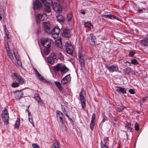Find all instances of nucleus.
Here are the masks:
<instances>
[{
  "label": "nucleus",
  "instance_id": "nucleus-1",
  "mask_svg": "<svg viewBox=\"0 0 148 148\" xmlns=\"http://www.w3.org/2000/svg\"><path fill=\"white\" fill-rule=\"evenodd\" d=\"M53 70L56 73L60 71L62 74H64L68 71V69L64 65L62 64L58 63L54 67Z\"/></svg>",
  "mask_w": 148,
  "mask_h": 148
},
{
  "label": "nucleus",
  "instance_id": "nucleus-2",
  "mask_svg": "<svg viewBox=\"0 0 148 148\" xmlns=\"http://www.w3.org/2000/svg\"><path fill=\"white\" fill-rule=\"evenodd\" d=\"M44 4L45 7L44 11L45 13H49L51 12L50 7L53 3L52 0H41Z\"/></svg>",
  "mask_w": 148,
  "mask_h": 148
},
{
  "label": "nucleus",
  "instance_id": "nucleus-3",
  "mask_svg": "<svg viewBox=\"0 0 148 148\" xmlns=\"http://www.w3.org/2000/svg\"><path fill=\"white\" fill-rule=\"evenodd\" d=\"M1 117L3 120L5 122V124L6 125L8 124L9 121V115L8 111L5 108H4L2 112Z\"/></svg>",
  "mask_w": 148,
  "mask_h": 148
},
{
  "label": "nucleus",
  "instance_id": "nucleus-4",
  "mask_svg": "<svg viewBox=\"0 0 148 148\" xmlns=\"http://www.w3.org/2000/svg\"><path fill=\"white\" fill-rule=\"evenodd\" d=\"M52 42V40L48 38H43L41 41L42 45L45 48H50Z\"/></svg>",
  "mask_w": 148,
  "mask_h": 148
},
{
  "label": "nucleus",
  "instance_id": "nucleus-5",
  "mask_svg": "<svg viewBox=\"0 0 148 148\" xmlns=\"http://www.w3.org/2000/svg\"><path fill=\"white\" fill-rule=\"evenodd\" d=\"M56 116L57 120L59 124H62L63 123L64 116L62 113L59 110L56 112Z\"/></svg>",
  "mask_w": 148,
  "mask_h": 148
},
{
  "label": "nucleus",
  "instance_id": "nucleus-6",
  "mask_svg": "<svg viewBox=\"0 0 148 148\" xmlns=\"http://www.w3.org/2000/svg\"><path fill=\"white\" fill-rule=\"evenodd\" d=\"M65 47L67 53L70 55H72L73 52V46L70 43L66 42L65 43Z\"/></svg>",
  "mask_w": 148,
  "mask_h": 148
},
{
  "label": "nucleus",
  "instance_id": "nucleus-7",
  "mask_svg": "<svg viewBox=\"0 0 148 148\" xmlns=\"http://www.w3.org/2000/svg\"><path fill=\"white\" fill-rule=\"evenodd\" d=\"M5 43L6 48V51L8 54V55L9 58L12 60L14 59V57L11 51L9 49V47L8 45V40H6L5 39Z\"/></svg>",
  "mask_w": 148,
  "mask_h": 148
},
{
  "label": "nucleus",
  "instance_id": "nucleus-8",
  "mask_svg": "<svg viewBox=\"0 0 148 148\" xmlns=\"http://www.w3.org/2000/svg\"><path fill=\"white\" fill-rule=\"evenodd\" d=\"M60 29L58 27H55L51 30V33L53 38H57L58 37L60 33Z\"/></svg>",
  "mask_w": 148,
  "mask_h": 148
},
{
  "label": "nucleus",
  "instance_id": "nucleus-9",
  "mask_svg": "<svg viewBox=\"0 0 148 148\" xmlns=\"http://www.w3.org/2000/svg\"><path fill=\"white\" fill-rule=\"evenodd\" d=\"M47 60L49 63L53 64L56 61V56L55 54L53 53H51L48 57Z\"/></svg>",
  "mask_w": 148,
  "mask_h": 148
},
{
  "label": "nucleus",
  "instance_id": "nucleus-10",
  "mask_svg": "<svg viewBox=\"0 0 148 148\" xmlns=\"http://www.w3.org/2000/svg\"><path fill=\"white\" fill-rule=\"evenodd\" d=\"M42 26L45 32L49 34L51 33V29L50 27L49 23L43 22L42 23Z\"/></svg>",
  "mask_w": 148,
  "mask_h": 148
},
{
  "label": "nucleus",
  "instance_id": "nucleus-11",
  "mask_svg": "<svg viewBox=\"0 0 148 148\" xmlns=\"http://www.w3.org/2000/svg\"><path fill=\"white\" fill-rule=\"evenodd\" d=\"M46 18V15L45 13L43 14H38L36 16V21L38 23L40 21L45 20Z\"/></svg>",
  "mask_w": 148,
  "mask_h": 148
},
{
  "label": "nucleus",
  "instance_id": "nucleus-12",
  "mask_svg": "<svg viewBox=\"0 0 148 148\" xmlns=\"http://www.w3.org/2000/svg\"><path fill=\"white\" fill-rule=\"evenodd\" d=\"M96 38L92 34H90L87 39L88 42L91 45H94L95 44V40Z\"/></svg>",
  "mask_w": 148,
  "mask_h": 148
},
{
  "label": "nucleus",
  "instance_id": "nucleus-13",
  "mask_svg": "<svg viewBox=\"0 0 148 148\" xmlns=\"http://www.w3.org/2000/svg\"><path fill=\"white\" fill-rule=\"evenodd\" d=\"M15 78L18 83L21 84H23L25 81L24 79L21 76L17 73L14 74Z\"/></svg>",
  "mask_w": 148,
  "mask_h": 148
},
{
  "label": "nucleus",
  "instance_id": "nucleus-14",
  "mask_svg": "<svg viewBox=\"0 0 148 148\" xmlns=\"http://www.w3.org/2000/svg\"><path fill=\"white\" fill-rule=\"evenodd\" d=\"M109 71L110 72L113 73L118 71L119 68L118 66L114 65H112L110 66L107 65L106 66Z\"/></svg>",
  "mask_w": 148,
  "mask_h": 148
},
{
  "label": "nucleus",
  "instance_id": "nucleus-15",
  "mask_svg": "<svg viewBox=\"0 0 148 148\" xmlns=\"http://www.w3.org/2000/svg\"><path fill=\"white\" fill-rule=\"evenodd\" d=\"M53 8L56 12H60L62 11L61 6L57 3H54L53 5Z\"/></svg>",
  "mask_w": 148,
  "mask_h": 148
},
{
  "label": "nucleus",
  "instance_id": "nucleus-16",
  "mask_svg": "<svg viewBox=\"0 0 148 148\" xmlns=\"http://www.w3.org/2000/svg\"><path fill=\"white\" fill-rule=\"evenodd\" d=\"M71 79V77L70 74L66 75L61 81L62 84H64L68 82Z\"/></svg>",
  "mask_w": 148,
  "mask_h": 148
},
{
  "label": "nucleus",
  "instance_id": "nucleus-17",
  "mask_svg": "<svg viewBox=\"0 0 148 148\" xmlns=\"http://www.w3.org/2000/svg\"><path fill=\"white\" fill-rule=\"evenodd\" d=\"M123 71L127 75H128L131 73L132 75H135V72L132 71L130 68H127L125 69H123Z\"/></svg>",
  "mask_w": 148,
  "mask_h": 148
},
{
  "label": "nucleus",
  "instance_id": "nucleus-18",
  "mask_svg": "<svg viewBox=\"0 0 148 148\" xmlns=\"http://www.w3.org/2000/svg\"><path fill=\"white\" fill-rule=\"evenodd\" d=\"M80 100L81 102V105L83 108L85 106V100L82 95V92L81 91L79 95Z\"/></svg>",
  "mask_w": 148,
  "mask_h": 148
},
{
  "label": "nucleus",
  "instance_id": "nucleus-19",
  "mask_svg": "<svg viewBox=\"0 0 148 148\" xmlns=\"http://www.w3.org/2000/svg\"><path fill=\"white\" fill-rule=\"evenodd\" d=\"M33 5L34 9H39L42 7L41 3L37 0L34 3Z\"/></svg>",
  "mask_w": 148,
  "mask_h": 148
},
{
  "label": "nucleus",
  "instance_id": "nucleus-20",
  "mask_svg": "<svg viewBox=\"0 0 148 148\" xmlns=\"http://www.w3.org/2000/svg\"><path fill=\"white\" fill-rule=\"evenodd\" d=\"M116 90L119 94H124L126 93V89L120 87H116Z\"/></svg>",
  "mask_w": 148,
  "mask_h": 148
},
{
  "label": "nucleus",
  "instance_id": "nucleus-21",
  "mask_svg": "<svg viewBox=\"0 0 148 148\" xmlns=\"http://www.w3.org/2000/svg\"><path fill=\"white\" fill-rule=\"evenodd\" d=\"M15 97L16 99H20L23 96V94L21 91H18L14 92Z\"/></svg>",
  "mask_w": 148,
  "mask_h": 148
},
{
  "label": "nucleus",
  "instance_id": "nucleus-22",
  "mask_svg": "<svg viewBox=\"0 0 148 148\" xmlns=\"http://www.w3.org/2000/svg\"><path fill=\"white\" fill-rule=\"evenodd\" d=\"M57 21L60 23H63L65 19L64 17L62 15L59 14L56 16Z\"/></svg>",
  "mask_w": 148,
  "mask_h": 148
},
{
  "label": "nucleus",
  "instance_id": "nucleus-23",
  "mask_svg": "<svg viewBox=\"0 0 148 148\" xmlns=\"http://www.w3.org/2000/svg\"><path fill=\"white\" fill-rule=\"evenodd\" d=\"M79 58L81 66L82 67H84L85 66L84 60L80 53L79 54Z\"/></svg>",
  "mask_w": 148,
  "mask_h": 148
},
{
  "label": "nucleus",
  "instance_id": "nucleus-24",
  "mask_svg": "<svg viewBox=\"0 0 148 148\" xmlns=\"http://www.w3.org/2000/svg\"><path fill=\"white\" fill-rule=\"evenodd\" d=\"M70 31L69 30L65 29L64 30L62 34V36H63L68 38L70 36Z\"/></svg>",
  "mask_w": 148,
  "mask_h": 148
},
{
  "label": "nucleus",
  "instance_id": "nucleus-25",
  "mask_svg": "<svg viewBox=\"0 0 148 148\" xmlns=\"http://www.w3.org/2000/svg\"><path fill=\"white\" fill-rule=\"evenodd\" d=\"M141 45L143 46H148V39L145 38L140 41Z\"/></svg>",
  "mask_w": 148,
  "mask_h": 148
},
{
  "label": "nucleus",
  "instance_id": "nucleus-26",
  "mask_svg": "<svg viewBox=\"0 0 148 148\" xmlns=\"http://www.w3.org/2000/svg\"><path fill=\"white\" fill-rule=\"evenodd\" d=\"M4 31L5 32L6 36L5 37V38L6 40H8V39L10 38L8 36V31L7 30L6 26L5 25L4 26Z\"/></svg>",
  "mask_w": 148,
  "mask_h": 148
},
{
  "label": "nucleus",
  "instance_id": "nucleus-27",
  "mask_svg": "<svg viewBox=\"0 0 148 148\" xmlns=\"http://www.w3.org/2000/svg\"><path fill=\"white\" fill-rule=\"evenodd\" d=\"M35 72L38 79L44 82L45 79L36 69H35Z\"/></svg>",
  "mask_w": 148,
  "mask_h": 148
},
{
  "label": "nucleus",
  "instance_id": "nucleus-28",
  "mask_svg": "<svg viewBox=\"0 0 148 148\" xmlns=\"http://www.w3.org/2000/svg\"><path fill=\"white\" fill-rule=\"evenodd\" d=\"M51 148H60V144L59 142L56 141L51 146Z\"/></svg>",
  "mask_w": 148,
  "mask_h": 148
},
{
  "label": "nucleus",
  "instance_id": "nucleus-29",
  "mask_svg": "<svg viewBox=\"0 0 148 148\" xmlns=\"http://www.w3.org/2000/svg\"><path fill=\"white\" fill-rule=\"evenodd\" d=\"M56 45L57 47L61 49L62 48V45L61 42V40L59 39L56 41Z\"/></svg>",
  "mask_w": 148,
  "mask_h": 148
},
{
  "label": "nucleus",
  "instance_id": "nucleus-30",
  "mask_svg": "<svg viewBox=\"0 0 148 148\" xmlns=\"http://www.w3.org/2000/svg\"><path fill=\"white\" fill-rule=\"evenodd\" d=\"M55 84L60 90H62V88L61 85V83L60 82H55Z\"/></svg>",
  "mask_w": 148,
  "mask_h": 148
},
{
  "label": "nucleus",
  "instance_id": "nucleus-31",
  "mask_svg": "<svg viewBox=\"0 0 148 148\" xmlns=\"http://www.w3.org/2000/svg\"><path fill=\"white\" fill-rule=\"evenodd\" d=\"M13 51L16 59V60L19 59V58L18 57V53L16 49L14 48L13 49Z\"/></svg>",
  "mask_w": 148,
  "mask_h": 148
},
{
  "label": "nucleus",
  "instance_id": "nucleus-32",
  "mask_svg": "<svg viewBox=\"0 0 148 148\" xmlns=\"http://www.w3.org/2000/svg\"><path fill=\"white\" fill-rule=\"evenodd\" d=\"M34 99L37 101L38 103L41 101V100L40 98L39 97L38 94H35L34 97Z\"/></svg>",
  "mask_w": 148,
  "mask_h": 148
},
{
  "label": "nucleus",
  "instance_id": "nucleus-33",
  "mask_svg": "<svg viewBox=\"0 0 148 148\" xmlns=\"http://www.w3.org/2000/svg\"><path fill=\"white\" fill-rule=\"evenodd\" d=\"M20 125V121L19 120H17L16 121L15 124V128L16 129H18Z\"/></svg>",
  "mask_w": 148,
  "mask_h": 148
},
{
  "label": "nucleus",
  "instance_id": "nucleus-34",
  "mask_svg": "<svg viewBox=\"0 0 148 148\" xmlns=\"http://www.w3.org/2000/svg\"><path fill=\"white\" fill-rule=\"evenodd\" d=\"M72 15L71 13H69L67 14V18L68 19V21H71L72 18Z\"/></svg>",
  "mask_w": 148,
  "mask_h": 148
},
{
  "label": "nucleus",
  "instance_id": "nucleus-35",
  "mask_svg": "<svg viewBox=\"0 0 148 148\" xmlns=\"http://www.w3.org/2000/svg\"><path fill=\"white\" fill-rule=\"evenodd\" d=\"M49 49V48H45L44 50V53L46 55H48L50 52V50Z\"/></svg>",
  "mask_w": 148,
  "mask_h": 148
},
{
  "label": "nucleus",
  "instance_id": "nucleus-36",
  "mask_svg": "<svg viewBox=\"0 0 148 148\" xmlns=\"http://www.w3.org/2000/svg\"><path fill=\"white\" fill-rule=\"evenodd\" d=\"M19 84L18 82H14L12 84V86L13 88H16L19 86Z\"/></svg>",
  "mask_w": 148,
  "mask_h": 148
},
{
  "label": "nucleus",
  "instance_id": "nucleus-37",
  "mask_svg": "<svg viewBox=\"0 0 148 148\" xmlns=\"http://www.w3.org/2000/svg\"><path fill=\"white\" fill-rule=\"evenodd\" d=\"M84 25L85 27H88L89 28H90L91 27H92V25L88 22L85 23Z\"/></svg>",
  "mask_w": 148,
  "mask_h": 148
},
{
  "label": "nucleus",
  "instance_id": "nucleus-38",
  "mask_svg": "<svg viewBox=\"0 0 148 148\" xmlns=\"http://www.w3.org/2000/svg\"><path fill=\"white\" fill-rule=\"evenodd\" d=\"M101 148H109L108 147L106 144H103L102 142L101 143Z\"/></svg>",
  "mask_w": 148,
  "mask_h": 148
},
{
  "label": "nucleus",
  "instance_id": "nucleus-39",
  "mask_svg": "<svg viewBox=\"0 0 148 148\" xmlns=\"http://www.w3.org/2000/svg\"><path fill=\"white\" fill-rule=\"evenodd\" d=\"M95 122L91 121V123L90 125V127L91 130H92L94 128V127L95 125Z\"/></svg>",
  "mask_w": 148,
  "mask_h": 148
},
{
  "label": "nucleus",
  "instance_id": "nucleus-40",
  "mask_svg": "<svg viewBox=\"0 0 148 148\" xmlns=\"http://www.w3.org/2000/svg\"><path fill=\"white\" fill-rule=\"evenodd\" d=\"M131 63L134 64L136 65L138 63V62L136 59H133L131 61Z\"/></svg>",
  "mask_w": 148,
  "mask_h": 148
},
{
  "label": "nucleus",
  "instance_id": "nucleus-41",
  "mask_svg": "<svg viewBox=\"0 0 148 148\" xmlns=\"http://www.w3.org/2000/svg\"><path fill=\"white\" fill-rule=\"evenodd\" d=\"M130 124L129 123H127L125 125V127L126 129H127L128 130H130V129H132L130 127Z\"/></svg>",
  "mask_w": 148,
  "mask_h": 148
},
{
  "label": "nucleus",
  "instance_id": "nucleus-42",
  "mask_svg": "<svg viewBox=\"0 0 148 148\" xmlns=\"http://www.w3.org/2000/svg\"><path fill=\"white\" fill-rule=\"evenodd\" d=\"M28 119L30 122L32 124L33 126H34V123L33 119L32 117L29 118H28Z\"/></svg>",
  "mask_w": 148,
  "mask_h": 148
},
{
  "label": "nucleus",
  "instance_id": "nucleus-43",
  "mask_svg": "<svg viewBox=\"0 0 148 148\" xmlns=\"http://www.w3.org/2000/svg\"><path fill=\"white\" fill-rule=\"evenodd\" d=\"M103 140L105 144H106L109 141V139L108 137H106L104 138Z\"/></svg>",
  "mask_w": 148,
  "mask_h": 148
},
{
  "label": "nucleus",
  "instance_id": "nucleus-44",
  "mask_svg": "<svg viewBox=\"0 0 148 148\" xmlns=\"http://www.w3.org/2000/svg\"><path fill=\"white\" fill-rule=\"evenodd\" d=\"M110 19H116L118 20H119V18L118 17H117V16H116L112 15H111Z\"/></svg>",
  "mask_w": 148,
  "mask_h": 148
},
{
  "label": "nucleus",
  "instance_id": "nucleus-45",
  "mask_svg": "<svg viewBox=\"0 0 148 148\" xmlns=\"http://www.w3.org/2000/svg\"><path fill=\"white\" fill-rule=\"evenodd\" d=\"M124 63L125 66H130V63L129 62L127 61H124Z\"/></svg>",
  "mask_w": 148,
  "mask_h": 148
},
{
  "label": "nucleus",
  "instance_id": "nucleus-46",
  "mask_svg": "<svg viewBox=\"0 0 148 148\" xmlns=\"http://www.w3.org/2000/svg\"><path fill=\"white\" fill-rule=\"evenodd\" d=\"M32 146L33 148H38L39 147V146L36 143L32 144Z\"/></svg>",
  "mask_w": 148,
  "mask_h": 148
},
{
  "label": "nucleus",
  "instance_id": "nucleus-47",
  "mask_svg": "<svg viewBox=\"0 0 148 148\" xmlns=\"http://www.w3.org/2000/svg\"><path fill=\"white\" fill-rule=\"evenodd\" d=\"M111 14L102 15H101L102 17H104L106 18H110Z\"/></svg>",
  "mask_w": 148,
  "mask_h": 148
},
{
  "label": "nucleus",
  "instance_id": "nucleus-48",
  "mask_svg": "<svg viewBox=\"0 0 148 148\" xmlns=\"http://www.w3.org/2000/svg\"><path fill=\"white\" fill-rule=\"evenodd\" d=\"M95 114L94 113L92 114V119L91 121H94L95 122Z\"/></svg>",
  "mask_w": 148,
  "mask_h": 148
},
{
  "label": "nucleus",
  "instance_id": "nucleus-49",
  "mask_svg": "<svg viewBox=\"0 0 148 148\" xmlns=\"http://www.w3.org/2000/svg\"><path fill=\"white\" fill-rule=\"evenodd\" d=\"M139 124L138 123H135V124L134 125V127H135V130H139Z\"/></svg>",
  "mask_w": 148,
  "mask_h": 148
},
{
  "label": "nucleus",
  "instance_id": "nucleus-50",
  "mask_svg": "<svg viewBox=\"0 0 148 148\" xmlns=\"http://www.w3.org/2000/svg\"><path fill=\"white\" fill-rule=\"evenodd\" d=\"M17 60V63L18 64V66L20 67H21L22 66V64L21 62L19 60V59H18V60Z\"/></svg>",
  "mask_w": 148,
  "mask_h": 148
},
{
  "label": "nucleus",
  "instance_id": "nucleus-51",
  "mask_svg": "<svg viewBox=\"0 0 148 148\" xmlns=\"http://www.w3.org/2000/svg\"><path fill=\"white\" fill-rule=\"evenodd\" d=\"M135 53L133 51H130L129 53V55L131 57H132L135 54Z\"/></svg>",
  "mask_w": 148,
  "mask_h": 148
},
{
  "label": "nucleus",
  "instance_id": "nucleus-52",
  "mask_svg": "<svg viewBox=\"0 0 148 148\" xmlns=\"http://www.w3.org/2000/svg\"><path fill=\"white\" fill-rule=\"evenodd\" d=\"M129 92L131 94H134L135 93V92L134 90L132 89H130L129 90Z\"/></svg>",
  "mask_w": 148,
  "mask_h": 148
},
{
  "label": "nucleus",
  "instance_id": "nucleus-53",
  "mask_svg": "<svg viewBox=\"0 0 148 148\" xmlns=\"http://www.w3.org/2000/svg\"><path fill=\"white\" fill-rule=\"evenodd\" d=\"M28 108H27V109L26 110H27V112L28 113V118H31L32 117V116L31 112H29V111L28 110Z\"/></svg>",
  "mask_w": 148,
  "mask_h": 148
},
{
  "label": "nucleus",
  "instance_id": "nucleus-54",
  "mask_svg": "<svg viewBox=\"0 0 148 148\" xmlns=\"http://www.w3.org/2000/svg\"><path fill=\"white\" fill-rule=\"evenodd\" d=\"M147 97H144L141 99H140V101H141L142 103H143L144 101H145L146 100H147Z\"/></svg>",
  "mask_w": 148,
  "mask_h": 148
},
{
  "label": "nucleus",
  "instance_id": "nucleus-55",
  "mask_svg": "<svg viewBox=\"0 0 148 148\" xmlns=\"http://www.w3.org/2000/svg\"><path fill=\"white\" fill-rule=\"evenodd\" d=\"M65 115L68 118V119H70V120H71L70 118L68 116V115L66 113H65Z\"/></svg>",
  "mask_w": 148,
  "mask_h": 148
},
{
  "label": "nucleus",
  "instance_id": "nucleus-56",
  "mask_svg": "<svg viewBox=\"0 0 148 148\" xmlns=\"http://www.w3.org/2000/svg\"><path fill=\"white\" fill-rule=\"evenodd\" d=\"M81 12L83 14H85V12L83 11V10H81Z\"/></svg>",
  "mask_w": 148,
  "mask_h": 148
},
{
  "label": "nucleus",
  "instance_id": "nucleus-57",
  "mask_svg": "<svg viewBox=\"0 0 148 148\" xmlns=\"http://www.w3.org/2000/svg\"><path fill=\"white\" fill-rule=\"evenodd\" d=\"M105 121V119H103L102 120V121H101V123L102 122H104Z\"/></svg>",
  "mask_w": 148,
  "mask_h": 148
},
{
  "label": "nucleus",
  "instance_id": "nucleus-58",
  "mask_svg": "<svg viewBox=\"0 0 148 148\" xmlns=\"http://www.w3.org/2000/svg\"><path fill=\"white\" fill-rule=\"evenodd\" d=\"M138 11L140 12H142L143 10H138Z\"/></svg>",
  "mask_w": 148,
  "mask_h": 148
},
{
  "label": "nucleus",
  "instance_id": "nucleus-59",
  "mask_svg": "<svg viewBox=\"0 0 148 148\" xmlns=\"http://www.w3.org/2000/svg\"><path fill=\"white\" fill-rule=\"evenodd\" d=\"M136 112H137V113H139V114H140V113L138 111V110Z\"/></svg>",
  "mask_w": 148,
  "mask_h": 148
},
{
  "label": "nucleus",
  "instance_id": "nucleus-60",
  "mask_svg": "<svg viewBox=\"0 0 148 148\" xmlns=\"http://www.w3.org/2000/svg\"><path fill=\"white\" fill-rule=\"evenodd\" d=\"M2 18V17H1V16H0V20Z\"/></svg>",
  "mask_w": 148,
  "mask_h": 148
}]
</instances>
